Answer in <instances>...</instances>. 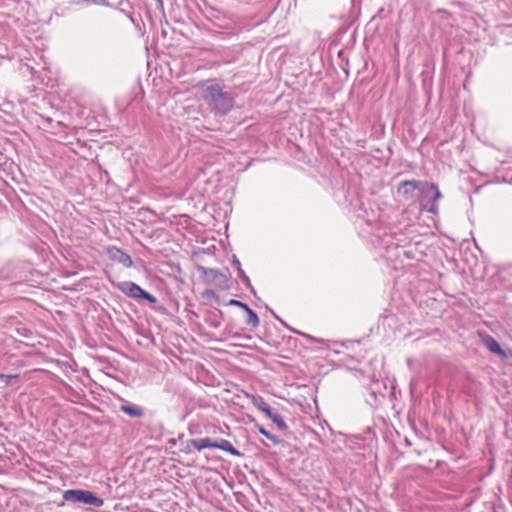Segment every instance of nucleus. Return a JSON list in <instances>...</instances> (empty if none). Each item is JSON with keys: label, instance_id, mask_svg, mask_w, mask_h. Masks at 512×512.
<instances>
[{"label": "nucleus", "instance_id": "6ab92c4d", "mask_svg": "<svg viewBox=\"0 0 512 512\" xmlns=\"http://www.w3.org/2000/svg\"><path fill=\"white\" fill-rule=\"evenodd\" d=\"M258 430H259V432H260L263 436H265L266 438L271 437V433H269V432H268L266 429H264L263 427H259V429H258Z\"/></svg>", "mask_w": 512, "mask_h": 512}, {"label": "nucleus", "instance_id": "9d476101", "mask_svg": "<svg viewBox=\"0 0 512 512\" xmlns=\"http://www.w3.org/2000/svg\"><path fill=\"white\" fill-rule=\"evenodd\" d=\"M120 409L131 417H141L143 415V411L134 406L122 405Z\"/></svg>", "mask_w": 512, "mask_h": 512}, {"label": "nucleus", "instance_id": "6e6552de", "mask_svg": "<svg viewBox=\"0 0 512 512\" xmlns=\"http://www.w3.org/2000/svg\"><path fill=\"white\" fill-rule=\"evenodd\" d=\"M191 445L198 451H201L202 449L205 448L216 449V442H212L209 438L194 439L191 441Z\"/></svg>", "mask_w": 512, "mask_h": 512}, {"label": "nucleus", "instance_id": "7ed1b4c3", "mask_svg": "<svg viewBox=\"0 0 512 512\" xmlns=\"http://www.w3.org/2000/svg\"><path fill=\"white\" fill-rule=\"evenodd\" d=\"M117 288L125 295L131 298H143L150 303H155L156 299L154 296L143 290L136 283L131 281H123L117 284Z\"/></svg>", "mask_w": 512, "mask_h": 512}, {"label": "nucleus", "instance_id": "dca6fc26", "mask_svg": "<svg viewBox=\"0 0 512 512\" xmlns=\"http://www.w3.org/2000/svg\"><path fill=\"white\" fill-rule=\"evenodd\" d=\"M261 412L265 413V415L270 419L274 414L275 412L272 411V409L270 408L269 405L265 406L262 410H260Z\"/></svg>", "mask_w": 512, "mask_h": 512}, {"label": "nucleus", "instance_id": "423d86ee", "mask_svg": "<svg viewBox=\"0 0 512 512\" xmlns=\"http://www.w3.org/2000/svg\"><path fill=\"white\" fill-rule=\"evenodd\" d=\"M481 339H482L483 344L486 346V348L489 351H491L492 353L500 355L501 357H503L505 359L509 357L508 353L502 349L499 342L492 336L482 335Z\"/></svg>", "mask_w": 512, "mask_h": 512}, {"label": "nucleus", "instance_id": "39448f33", "mask_svg": "<svg viewBox=\"0 0 512 512\" xmlns=\"http://www.w3.org/2000/svg\"><path fill=\"white\" fill-rule=\"evenodd\" d=\"M423 183L422 181L417 180H406L403 181L398 188V193L401 194L404 198L409 199L412 197V192L415 190H420L422 192L423 190Z\"/></svg>", "mask_w": 512, "mask_h": 512}, {"label": "nucleus", "instance_id": "0eeeda50", "mask_svg": "<svg viewBox=\"0 0 512 512\" xmlns=\"http://www.w3.org/2000/svg\"><path fill=\"white\" fill-rule=\"evenodd\" d=\"M429 192L434 193V202H436L437 200H439L442 197L440 191L438 190V187L435 184H429L427 182H424L422 193H429ZM428 210L431 213H437L438 207H437L436 203H433Z\"/></svg>", "mask_w": 512, "mask_h": 512}, {"label": "nucleus", "instance_id": "ddd939ff", "mask_svg": "<svg viewBox=\"0 0 512 512\" xmlns=\"http://www.w3.org/2000/svg\"><path fill=\"white\" fill-rule=\"evenodd\" d=\"M281 430H285L287 428L286 423L283 421L281 416L275 412V414L270 418Z\"/></svg>", "mask_w": 512, "mask_h": 512}, {"label": "nucleus", "instance_id": "20e7f679", "mask_svg": "<svg viewBox=\"0 0 512 512\" xmlns=\"http://www.w3.org/2000/svg\"><path fill=\"white\" fill-rule=\"evenodd\" d=\"M106 253L112 261L118 262L126 268H129L133 265L131 257L115 246L107 247Z\"/></svg>", "mask_w": 512, "mask_h": 512}, {"label": "nucleus", "instance_id": "2eb2a0df", "mask_svg": "<svg viewBox=\"0 0 512 512\" xmlns=\"http://www.w3.org/2000/svg\"><path fill=\"white\" fill-rule=\"evenodd\" d=\"M261 412L265 413V415L270 419L274 414L275 412L272 411V409L270 408L269 405L265 406L262 410H260Z\"/></svg>", "mask_w": 512, "mask_h": 512}, {"label": "nucleus", "instance_id": "1a4fd4ad", "mask_svg": "<svg viewBox=\"0 0 512 512\" xmlns=\"http://www.w3.org/2000/svg\"><path fill=\"white\" fill-rule=\"evenodd\" d=\"M216 449L223 450L234 456H240V452L225 439H221L219 442H216Z\"/></svg>", "mask_w": 512, "mask_h": 512}, {"label": "nucleus", "instance_id": "f257e3e1", "mask_svg": "<svg viewBox=\"0 0 512 512\" xmlns=\"http://www.w3.org/2000/svg\"><path fill=\"white\" fill-rule=\"evenodd\" d=\"M201 98L212 111L227 114L233 107V98L222 90L219 84L208 80L200 85Z\"/></svg>", "mask_w": 512, "mask_h": 512}, {"label": "nucleus", "instance_id": "f8f14e48", "mask_svg": "<svg viewBox=\"0 0 512 512\" xmlns=\"http://www.w3.org/2000/svg\"><path fill=\"white\" fill-rule=\"evenodd\" d=\"M251 401H252V404L258 410H262L265 406L268 405L261 396H252Z\"/></svg>", "mask_w": 512, "mask_h": 512}, {"label": "nucleus", "instance_id": "f3484780", "mask_svg": "<svg viewBox=\"0 0 512 512\" xmlns=\"http://www.w3.org/2000/svg\"><path fill=\"white\" fill-rule=\"evenodd\" d=\"M261 412L265 413V415L270 419L274 414L275 412L272 411V409L270 408L269 405L265 406L262 410H260Z\"/></svg>", "mask_w": 512, "mask_h": 512}, {"label": "nucleus", "instance_id": "aec40b11", "mask_svg": "<svg viewBox=\"0 0 512 512\" xmlns=\"http://www.w3.org/2000/svg\"><path fill=\"white\" fill-rule=\"evenodd\" d=\"M268 439L273 441L275 444H279L281 442V440L273 434H271V437H268Z\"/></svg>", "mask_w": 512, "mask_h": 512}, {"label": "nucleus", "instance_id": "a211bd4d", "mask_svg": "<svg viewBox=\"0 0 512 512\" xmlns=\"http://www.w3.org/2000/svg\"><path fill=\"white\" fill-rule=\"evenodd\" d=\"M14 378H17V375H7L0 373V379L4 380L7 384Z\"/></svg>", "mask_w": 512, "mask_h": 512}, {"label": "nucleus", "instance_id": "f03ea898", "mask_svg": "<svg viewBox=\"0 0 512 512\" xmlns=\"http://www.w3.org/2000/svg\"><path fill=\"white\" fill-rule=\"evenodd\" d=\"M63 499L68 502L83 503L94 507H101L104 504L103 499L96 496L93 492L81 489L64 491Z\"/></svg>", "mask_w": 512, "mask_h": 512}, {"label": "nucleus", "instance_id": "9b49d317", "mask_svg": "<svg viewBox=\"0 0 512 512\" xmlns=\"http://www.w3.org/2000/svg\"><path fill=\"white\" fill-rule=\"evenodd\" d=\"M245 311L248 315L247 323L252 325L253 327H257L259 325V318L257 314L250 307H248V309H246Z\"/></svg>", "mask_w": 512, "mask_h": 512}, {"label": "nucleus", "instance_id": "4468645a", "mask_svg": "<svg viewBox=\"0 0 512 512\" xmlns=\"http://www.w3.org/2000/svg\"><path fill=\"white\" fill-rule=\"evenodd\" d=\"M229 305L241 307L244 311L249 307L247 304L235 299H231L229 301Z\"/></svg>", "mask_w": 512, "mask_h": 512}]
</instances>
